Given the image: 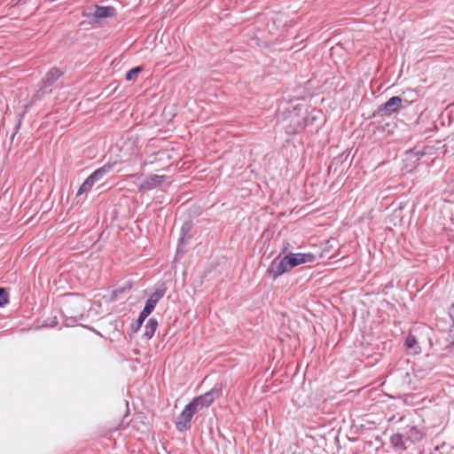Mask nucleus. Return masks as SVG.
<instances>
[{
    "instance_id": "f257e3e1",
    "label": "nucleus",
    "mask_w": 454,
    "mask_h": 454,
    "mask_svg": "<svg viewBox=\"0 0 454 454\" xmlns=\"http://www.w3.org/2000/svg\"><path fill=\"white\" fill-rule=\"evenodd\" d=\"M315 259V254L311 253H292L284 256L280 261H272L267 272L275 280L282 274L290 271L293 268L301 264L313 262Z\"/></svg>"
},
{
    "instance_id": "f03ea898",
    "label": "nucleus",
    "mask_w": 454,
    "mask_h": 454,
    "mask_svg": "<svg viewBox=\"0 0 454 454\" xmlns=\"http://www.w3.org/2000/svg\"><path fill=\"white\" fill-rule=\"evenodd\" d=\"M84 17L98 21L106 18H113L116 15V10L113 6H89L82 12Z\"/></svg>"
},
{
    "instance_id": "7ed1b4c3",
    "label": "nucleus",
    "mask_w": 454,
    "mask_h": 454,
    "mask_svg": "<svg viewBox=\"0 0 454 454\" xmlns=\"http://www.w3.org/2000/svg\"><path fill=\"white\" fill-rule=\"evenodd\" d=\"M113 169V165L110 163L105 164L103 167L95 170L90 176H89L85 181L80 186L77 196L89 191L96 182L102 179V177Z\"/></svg>"
},
{
    "instance_id": "20e7f679",
    "label": "nucleus",
    "mask_w": 454,
    "mask_h": 454,
    "mask_svg": "<svg viewBox=\"0 0 454 454\" xmlns=\"http://www.w3.org/2000/svg\"><path fill=\"white\" fill-rule=\"evenodd\" d=\"M218 393L215 389H211L203 395L194 397L189 405L194 410L195 412L200 411L204 408L209 407L215 401L214 394Z\"/></svg>"
},
{
    "instance_id": "39448f33",
    "label": "nucleus",
    "mask_w": 454,
    "mask_h": 454,
    "mask_svg": "<svg viewBox=\"0 0 454 454\" xmlns=\"http://www.w3.org/2000/svg\"><path fill=\"white\" fill-rule=\"evenodd\" d=\"M195 413L189 403L186 404L175 420L176 429L180 432L188 430L191 427V421Z\"/></svg>"
},
{
    "instance_id": "423d86ee",
    "label": "nucleus",
    "mask_w": 454,
    "mask_h": 454,
    "mask_svg": "<svg viewBox=\"0 0 454 454\" xmlns=\"http://www.w3.org/2000/svg\"><path fill=\"white\" fill-rule=\"evenodd\" d=\"M168 178L164 175H152L148 176L144 183H142L139 186V191H148L153 190L159 187L162 183L167 181Z\"/></svg>"
},
{
    "instance_id": "0eeeda50",
    "label": "nucleus",
    "mask_w": 454,
    "mask_h": 454,
    "mask_svg": "<svg viewBox=\"0 0 454 454\" xmlns=\"http://www.w3.org/2000/svg\"><path fill=\"white\" fill-rule=\"evenodd\" d=\"M162 296V292H155L149 297L144 309L141 311L142 318H146L151 314V312L154 309L157 302Z\"/></svg>"
},
{
    "instance_id": "6e6552de",
    "label": "nucleus",
    "mask_w": 454,
    "mask_h": 454,
    "mask_svg": "<svg viewBox=\"0 0 454 454\" xmlns=\"http://www.w3.org/2000/svg\"><path fill=\"white\" fill-rule=\"evenodd\" d=\"M402 105V98L397 96L390 98L384 105L380 106L379 110L385 111L387 114H392L399 110Z\"/></svg>"
},
{
    "instance_id": "1a4fd4ad",
    "label": "nucleus",
    "mask_w": 454,
    "mask_h": 454,
    "mask_svg": "<svg viewBox=\"0 0 454 454\" xmlns=\"http://www.w3.org/2000/svg\"><path fill=\"white\" fill-rule=\"evenodd\" d=\"M63 75V72L58 67H51L46 74L45 82L51 84Z\"/></svg>"
},
{
    "instance_id": "9d476101",
    "label": "nucleus",
    "mask_w": 454,
    "mask_h": 454,
    "mask_svg": "<svg viewBox=\"0 0 454 454\" xmlns=\"http://www.w3.org/2000/svg\"><path fill=\"white\" fill-rule=\"evenodd\" d=\"M157 326H158V323L155 319H153V318L149 319L145 327V335L148 339H151L153 336V334L157 329Z\"/></svg>"
},
{
    "instance_id": "9b49d317",
    "label": "nucleus",
    "mask_w": 454,
    "mask_h": 454,
    "mask_svg": "<svg viewBox=\"0 0 454 454\" xmlns=\"http://www.w3.org/2000/svg\"><path fill=\"white\" fill-rule=\"evenodd\" d=\"M408 435L412 441H419L424 436L423 433L415 427L409 429Z\"/></svg>"
},
{
    "instance_id": "f8f14e48",
    "label": "nucleus",
    "mask_w": 454,
    "mask_h": 454,
    "mask_svg": "<svg viewBox=\"0 0 454 454\" xmlns=\"http://www.w3.org/2000/svg\"><path fill=\"white\" fill-rule=\"evenodd\" d=\"M142 71L141 67H136L126 73V80L132 81L136 79L137 74Z\"/></svg>"
},
{
    "instance_id": "ddd939ff",
    "label": "nucleus",
    "mask_w": 454,
    "mask_h": 454,
    "mask_svg": "<svg viewBox=\"0 0 454 454\" xmlns=\"http://www.w3.org/2000/svg\"><path fill=\"white\" fill-rule=\"evenodd\" d=\"M9 303V294L5 289L0 287V307H4Z\"/></svg>"
},
{
    "instance_id": "4468645a",
    "label": "nucleus",
    "mask_w": 454,
    "mask_h": 454,
    "mask_svg": "<svg viewBox=\"0 0 454 454\" xmlns=\"http://www.w3.org/2000/svg\"><path fill=\"white\" fill-rule=\"evenodd\" d=\"M417 340L415 337L411 334H409L405 340V345L408 348H413L416 346Z\"/></svg>"
},
{
    "instance_id": "2eb2a0df",
    "label": "nucleus",
    "mask_w": 454,
    "mask_h": 454,
    "mask_svg": "<svg viewBox=\"0 0 454 454\" xmlns=\"http://www.w3.org/2000/svg\"><path fill=\"white\" fill-rule=\"evenodd\" d=\"M392 442L394 445L398 446L400 445L402 448H403V443L402 442V438L400 435L396 434L392 437Z\"/></svg>"
},
{
    "instance_id": "dca6fc26",
    "label": "nucleus",
    "mask_w": 454,
    "mask_h": 454,
    "mask_svg": "<svg viewBox=\"0 0 454 454\" xmlns=\"http://www.w3.org/2000/svg\"><path fill=\"white\" fill-rule=\"evenodd\" d=\"M145 318H142L141 317V314L139 315L137 322H136V325L133 326V330L134 332H137L142 325L143 322L145 321Z\"/></svg>"
}]
</instances>
